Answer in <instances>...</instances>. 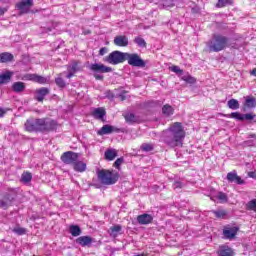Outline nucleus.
Masks as SVG:
<instances>
[{
  "label": "nucleus",
  "instance_id": "79ce46f5",
  "mask_svg": "<svg viewBox=\"0 0 256 256\" xmlns=\"http://www.w3.org/2000/svg\"><path fill=\"white\" fill-rule=\"evenodd\" d=\"M142 151H153V144H142L141 146Z\"/></svg>",
  "mask_w": 256,
  "mask_h": 256
},
{
  "label": "nucleus",
  "instance_id": "a211bd4d",
  "mask_svg": "<svg viewBox=\"0 0 256 256\" xmlns=\"http://www.w3.org/2000/svg\"><path fill=\"white\" fill-rule=\"evenodd\" d=\"M114 131H117V128L111 125H104L100 130H98V135H110V133H113Z\"/></svg>",
  "mask_w": 256,
  "mask_h": 256
},
{
  "label": "nucleus",
  "instance_id": "473e14b6",
  "mask_svg": "<svg viewBox=\"0 0 256 256\" xmlns=\"http://www.w3.org/2000/svg\"><path fill=\"white\" fill-rule=\"evenodd\" d=\"M228 107H229V109H233V110L239 109V101H237L235 99L229 100Z\"/></svg>",
  "mask_w": 256,
  "mask_h": 256
},
{
  "label": "nucleus",
  "instance_id": "f3484780",
  "mask_svg": "<svg viewBox=\"0 0 256 256\" xmlns=\"http://www.w3.org/2000/svg\"><path fill=\"white\" fill-rule=\"evenodd\" d=\"M76 243H78V245H81L82 247H87L91 245V243H93V239H91V237L89 236H81L76 239Z\"/></svg>",
  "mask_w": 256,
  "mask_h": 256
},
{
  "label": "nucleus",
  "instance_id": "4be33fe9",
  "mask_svg": "<svg viewBox=\"0 0 256 256\" xmlns=\"http://www.w3.org/2000/svg\"><path fill=\"white\" fill-rule=\"evenodd\" d=\"M77 62H73L70 66H68V74L66 75L67 79H71L75 73H77Z\"/></svg>",
  "mask_w": 256,
  "mask_h": 256
},
{
  "label": "nucleus",
  "instance_id": "c03bdc74",
  "mask_svg": "<svg viewBox=\"0 0 256 256\" xmlns=\"http://www.w3.org/2000/svg\"><path fill=\"white\" fill-rule=\"evenodd\" d=\"M231 0H218L217 7H225V5H229Z\"/></svg>",
  "mask_w": 256,
  "mask_h": 256
},
{
  "label": "nucleus",
  "instance_id": "ddd939ff",
  "mask_svg": "<svg viewBox=\"0 0 256 256\" xmlns=\"http://www.w3.org/2000/svg\"><path fill=\"white\" fill-rule=\"evenodd\" d=\"M49 95V88L42 87L35 91L36 101L43 102V99Z\"/></svg>",
  "mask_w": 256,
  "mask_h": 256
},
{
  "label": "nucleus",
  "instance_id": "f8f14e48",
  "mask_svg": "<svg viewBox=\"0 0 256 256\" xmlns=\"http://www.w3.org/2000/svg\"><path fill=\"white\" fill-rule=\"evenodd\" d=\"M114 45L117 47H127L129 45V38L123 35L116 36L114 38Z\"/></svg>",
  "mask_w": 256,
  "mask_h": 256
},
{
  "label": "nucleus",
  "instance_id": "2eb2a0df",
  "mask_svg": "<svg viewBox=\"0 0 256 256\" xmlns=\"http://www.w3.org/2000/svg\"><path fill=\"white\" fill-rule=\"evenodd\" d=\"M227 180L230 181V183H237V185H243L244 183L241 177H239L235 171L227 174Z\"/></svg>",
  "mask_w": 256,
  "mask_h": 256
},
{
  "label": "nucleus",
  "instance_id": "7ed1b4c3",
  "mask_svg": "<svg viewBox=\"0 0 256 256\" xmlns=\"http://www.w3.org/2000/svg\"><path fill=\"white\" fill-rule=\"evenodd\" d=\"M209 51H213L214 53H219V51H223L226 47H229V38L221 35L215 34L210 41L206 43Z\"/></svg>",
  "mask_w": 256,
  "mask_h": 256
},
{
  "label": "nucleus",
  "instance_id": "412c9836",
  "mask_svg": "<svg viewBox=\"0 0 256 256\" xmlns=\"http://www.w3.org/2000/svg\"><path fill=\"white\" fill-rule=\"evenodd\" d=\"M13 61V54L9 52L0 53V63H9Z\"/></svg>",
  "mask_w": 256,
  "mask_h": 256
},
{
  "label": "nucleus",
  "instance_id": "4c0bfd02",
  "mask_svg": "<svg viewBox=\"0 0 256 256\" xmlns=\"http://www.w3.org/2000/svg\"><path fill=\"white\" fill-rule=\"evenodd\" d=\"M9 205H11V201L9 199L4 198L3 200H0V207H2V209H7Z\"/></svg>",
  "mask_w": 256,
  "mask_h": 256
},
{
  "label": "nucleus",
  "instance_id": "603ef678",
  "mask_svg": "<svg viewBox=\"0 0 256 256\" xmlns=\"http://www.w3.org/2000/svg\"><path fill=\"white\" fill-rule=\"evenodd\" d=\"M7 113V110L0 108V118L3 117Z\"/></svg>",
  "mask_w": 256,
  "mask_h": 256
},
{
  "label": "nucleus",
  "instance_id": "09e8293b",
  "mask_svg": "<svg viewBox=\"0 0 256 256\" xmlns=\"http://www.w3.org/2000/svg\"><path fill=\"white\" fill-rule=\"evenodd\" d=\"M107 53V48H101L99 51V55L103 56Z\"/></svg>",
  "mask_w": 256,
  "mask_h": 256
},
{
  "label": "nucleus",
  "instance_id": "423d86ee",
  "mask_svg": "<svg viewBox=\"0 0 256 256\" xmlns=\"http://www.w3.org/2000/svg\"><path fill=\"white\" fill-rule=\"evenodd\" d=\"M125 61L132 67H145V62L139 57L138 54L126 53Z\"/></svg>",
  "mask_w": 256,
  "mask_h": 256
},
{
  "label": "nucleus",
  "instance_id": "c85d7f7f",
  "mask_svg": "<svg viewBox=\"0 0 256 256\" xmlns=\"http://www.w3.org/2000/svg\"><path fill=\"white\" fill-rule=\"evenodd\" d=\"M245 107L248 109H253L255 107V98L251 96H246L245 97Z\"/></svg>",
  "mask_w": 256,
  "mask_h": 256
},
{
  "label": "nucleus",
  "instance_id": "72a5a7b5",
  "mask_svg": "<svg viewBox=\"0 0 256 256\" xmlns=\"http://www.w3.org/2000/svg\"><path fill=\"white\" fill-rule=\"evenodd\" d=\"M21 179H22L23 183H29V181H31V179H33V176L29 172H24L22 174Z\"/></svg>",
  "mask_w": 256,
  "mask_h": 256
},
{
  "label": "nucleus",
  "instance_id": "2f4dec72",
  "mask_svg": "<svg viewBox=\"0 0 256 256\" xmlns=\"http://www.w3.org/2000/svg\"><path fill=\"white\" fill-rule=\"evenodd\" d=\"M179 0H162V5L165 9H169L171 7H175Z\"/></svg>",
  "mask_w": 256,
  "mask_h": 256
},
{
  "label": "nucleus",
  "instance_id": "6e6d98bb",
  "mask_svg": "<svg viewBox=\"0 0 256 256\" xmlns=\"http://www.w3.org/2000/svg\"><path fill=\"white\" fill-rule=\"evenodd\" d=\"M250 75H253V77H256V68H254L251 72Z\"/></svg>",
  "mask_w": 256,
  "mask_h": 256
},
{
  "label": "nucleus",
  "instance_id": "dca6fc26",
  "mask_svg": "<svg viewBox=\"0 0 256 256\" xmlns=\"http://www.w3.org/2000/svg\"><path fill=\"white\" fill-rule=\"evenodd\" d=\"M137 221L140 225H149L153 221L151 214H142L137 217Z\"/></svg>",
  "mask_w": 256,
  "mask_h": 256
},
{
  "label": "nucleus",
  "instance_id": "f704fd0d",
  "mask_svg": "<svg viewBox=\"0 0 256 256\" xmlns=\"http://www.w3.org/2000/svg\"><path fill=\"white\" fill-rule=\"evenodd\" d=\"M13 233H16V235H25L27 233V229L17 226L13 229Z\"/></svg>",
  "mask_w": 256,
  "mask_h": 256
},
{
  "label": "nucleus",
  "instance_id": "cd10ccee",
  "mask_svg": "<svg viewBox=\"0 0 256 256\" xmlns=\"http://www.w3.org/2000/svg\"><path fill=\"white\" fill-rule=\"evenodd\" d=\"M85 169H87V164H85L84 162L79 161V162L74 163L75 171H79L80 173H83V171H85Z\"/></svg>",
  "mask_w": 256,
  "mask_h": 256
},
{
  "label": "nucleus",
  "instance_id": "20e7f679",
  "mask_svg": "<svg viewBox=\"0 0 256 256\" xmlns=\"http://www.w3.org/2000/svg\"><path fill=\"white\" fill-rule=\"evenodd\" d=\"M98 179L103 185H115L117 183V174L109 170H100L98 171Z\"/></svg>",
  "mask_w": 256,
  "mask_h": 256
},
{
  "label": "nucleus",
  "instance_id": "864d4df0",
  "mask_svg": "<svg viewBox=\"0 0 256 256\" xmlns=\"http://www.w3.org/2000/svg\"><path fill=\"white\" fill-rule=\"evenodd\" d=\"M248 176L251 177L252 179H256V173L255 172H249Z\"/></svg>",
  "mask_w": 256,
  "mask_h": 256
},
{
  "label": "nucleus",
  "instance_id": "6ab92c4d",
  "mask_svg": "<svg viewBox=\"0 0 256 256\" xmlns=\"http://www.w3.org/2000/svg\"><path fill=\"white\" fill-rule=\"evenodd\" d=\"M219 256H233V249H231L229 246H220L218 251Z\"/></svg>",
  "mask_w": 256,
  "mask_h": 256
},
{
  "label": "nucleus",
  "instance_id": "b1692460",
  "mask_svg": "<svg viewBox=\"0 0 256 256\" xmlns=\"http://www.w3.org/2000/svg\"><path fill=\"white\" fill-rule=\"evenodd\" d=\"M110 237H119L121 235V225H115L110 228Z\"/></svg>",
  "mask_w": 256,
  "mask_h": 256
},
{
  "label": "nucleus",
  "instance_id": "f257e3e1",
  "mask_svg": "<svg viewBox=\"0 0 256 256\" xmlns=\"http://www.w3.org/2000/svg\"><path fill=\"white\" fill-rule=\"evenodd\" d=\"M57 128V122L52 119L30 118L24 124V129L28 133H43L44 131H53Z\"/></svg>",
  "mask_w": 256,
  "mask_h": 256
},
{
  "label": "nucleus",
  "instance_id": "9b49d317",
  "mask_svg": "<svg viewBox=\"0 0 256 256\" xmlns=\"http://www.w3.org/2000/svg\"><path fill=\"white\" fill-rule=\"evenodd\" d=\"M239 231V228L237 226H233V227H229L226 226L223 229V236L224 239H229L231 241V239H235V236L237 235V232Z\"/></svg>",
  "mask_w": 256,
  "mask_h": 256
},
{
  "label": "nucleus",
  "instance_id": "c756f323",
  "mask_svg": "<svg viewBox=\"0 0 256 256\" xmlns=\"http://www.w3.org/2000/svg\"><path fill=\"white\" fill-rule=\"evenodd\" d=\"M70 233L72 237H79L81 235V228L77 225L70 226Z\"/></svg>",
  "mask_w": 256,
  "mask_h": 256
},
{
  "label": "nucleus",
  "instance_id": "6e6552de",
  "mask_svg": "<svg viewBox=\"0 0 256 256\" xmlns=\"http://www.w3.org/2000/svg\"><path fill=\"white\" fill-rule=\"evenodd\" d=\"M31 7H33V0H21L16 4V9L20 13H29Z\"/></svg>",
  "mask_w": 256,
  "mask_h": 256
},
{
  "label": "nucleus",
  "instance_id": "1a4fd4ad",
  "mask_svg": "<svg viewBox=\"0 0 256 256\" xmlns=\"http://www.w3.org/2000/svg\"><path fill=\"white\" fill-rule=\"evenodd\" d=\"M89 69L94 73H111V71H113L111 67L105 66L101 63L91 64Z\"/></svg>",
  "mask_w": 256,
  "mask_h": 256
},
{
  "label": "nucleus",
  "instance_id": "c9c22d12",
  "mask_svg": "<svg viewBox=\"0 0 256 256\" xmlns=\"http://www.w3.org/2000/svg\"><path fill=\"white\" fill-rule=\"evenodd\" d=\"M182 81H185L186 83L193 84V83H195L196 80L191 75L186 74V75L182 76Z\"/></svg>",
  "mask_w": 256,
  "mask_h": 256
},
{
  "label": "nucleus",
  "instance_id": "37998d69",
  "mask_svg": "<svg viewBox=\"0 0 256 256\" xmlns=\"http://www.w3.org/2000/svg\"><path fill=\"white\" fill-rule=\"evenodd\" d=\"M135 43L139 46V47H145L146 43L145 40L141 37H137L135 39Z\"/></svg>",
  "mask_w": 256,
  "mask_h": 256
},
{
  "label": "nucleus",
  "instance_id": "4d7b16f0",
  "mask_svg": "<svg viewBox=\"0 0 256 256\" xmlns=\"http://www.w3.org/2000/svg\"><path fill=\"white\" fill-rule=\"evenodd\" d=\"M2 1L6 2L7 0H2Z\"/></svg>",
  "mask_w": 256,
  "mask_h": 256
},
{
  "label": "nucleus",
  "instance_id": "39448f33",
  "mask_svg": "<svg viewBox=\"0 0 256 256\" xmlns=\"http://www.w3.org/2000/svg\"><path fill=\"white\" fill-rule=\"evenodd\" d=\"M126 53L120 51L111 52L105 59L106 63L110 65H119V63H124Z\"/></svg>",
  "mask_w": 256,
  "mask_h": 256
},
{
  "label": "nucleus",
  "instance_id": "4468645a",
  "mask_svg": "<svg viewBox=\"0 0 256 256\" xmlns=\"http://www.w3.org/2000/svg\"><path fill=\"white\" fill-rule=\"evenodd\" d=\"M211 200L218 201L219 203H227L228 198H227V194L223 192H214L211 194Z\"/></svg>",
  "mask_w": 256,
  "mask_h": 256
},
{
  "label": "nucleus",
  "instance_id": "0eeeda50",
  "mask_svg": "<svg viewBox=\"0 0 256 256\" xmlns=\"http://www.w3.org/2000/svg\"><path fill=\"white\" fill-rule=\"evenodd\" d=\"M22 80L33 81L34 83H39L40 85H46L49 83V77H43L37 74H26L22 77Z\"/></svg>",
  "mask_w": 256,
  "mask_h": 256
},
{
  "label": "nucleus",
  "instance_id": "9d476101",
  "mask_svg": "<svg viewBox=\"0 0 256 256\" xmlns=\"http://www.w3.org/2000/svg\"><path fill=\"white\" fill-rule=\"evenodd\" d=\"M61 159L63 163H66V165H71L72 163H75L77 159H79V155H77V153L68 151L61 156Z\"/></svg>",
  "mask_w": 256,
  "mask_h": 256
},
{
  "label": "nucleus",
  "instance_id": "a18cd8bd",
  "mask_svg": "<svg viewBox=\"0 0 256 256\" xmlns=\"http://www.w3.org/2000/svg\"><path fill=\"white\" fill-rule=\"evenodd\" d=\"M125 119H126V121H128L129 123H134V121H135V115H133V114H127V115L125 116Z\"/></svg>",
  "mask_w": 256,
  "mask_h": 256
},
{
  "label": "nucleus",
  "instance_id": "393cba45",
  "mask_svg": "<svg viewBox=\"0 0 256 256\" xmlns=\"http://www.w3.org/2000/svg\"><path fill=\"white\" fill-rule=\"evenodd\" d=\"M162 113L164 115V117H171V115H173L174 110L173 107L171 105H164L162 107Z\"/></svg>",
  "mask_w": 256,
  "mask_h": 256
},
{
  "label": "nucleus",
  "instance_id": "e433bc0d",
  "mask_svg": "<svg viewBox=\"0 0 256 256\" xmlns=\"http://www.w3.org/2000/svg\"><path fill=\"white\" fill-rule=\"evenodd\" d=\"M230 117H232V119H237L238 121H243L244 120L243 114H241L239 112L231 113Z\"/></svg>",
  "mask_w": 256,
  "mask_h": 256
},
{
  "label": "nucleus",
  "instance_id": "ea45409f",
  "mask_svg": "<svg viewBox=\"0 0 256 256\" xmlns=\"http://www.w3.org/2000/svg\"><path fill=\"white\" fill-rule=\"evenodd\" d=\"M170 71L176 73V75H183V70L179 68V66H172L170 67Z\"/></svg>",
  "mask_w": 256,
  "mask_h": 256
},
{
  "label": "nucleus",
  "instance_id": "58836bf2",
  "mask_svg": "<svg viewBox=\"0 0 256 256\" xmlns=\"http://www.w3.org/2000/svg\"><path fill=\"white\" fill-rule=\"evenodd\" d=\"M213 213L218 219H223V217L227 215V213L224 210H216L213 211Z\"/></svg>",
  "mask_w": 256,
  "mask_h": 256
},
{
  "label": "nucleus",
  "instance_id": "3c124183",
  "mask_svg": "<svg viewBox=\"0 0 256 256\" xmlns=\"http://www.w3.org/2000/svg\"><path fill=\"white\" fill-rule=\"evenodd\" d=\"M95 79H97L98 81H101L103 79V75L101 74H95L94 75Z\"/></svg>",
  "mask_w": 256,
  "mask_h": 256
},
{
  "label": "nucleus",
  "instance_id": "a878e982",
  "mask_svg": "<svg viewBox=\"0 0 256 256\" xmlns=\"http://www.w3.org/2000/svg\"><path fill=\"white\" fill-rule=\"evenodd\" d=\"M115 157H117V150L109 149L105 152V159H107V161H113Z\"/></svg>",
  "mask_w": 256,
  "mask_h": 256
},
{
  "label": "nucleus",
  "instance_id": "5fc2aeb1",
  "mask_svg": "<svg viewBox=\"0 0 256 256\" xmlns=\"http://www.w3.org/2000/svg\"><path fill=\"white\" fill-rule=\"evenodd\" d=\"M7 13V8H0V15H5Z\"/></svg>",
  "mask_w": 256,
  "mask_h": 256
},
{
  "label": "nucleus",
  "instance_id": "f03ea898",
  "mask_svg": "<svg viewBox=\"0 0 256 256\" xmlns=\"http://www.w3.org/2000/svg\"><path fill=\"white\" fill-rule=\"evenodd\" d=\"M163 136L164 141L170 147H179L183 145V140L185 139V131L183 126L179 122H175L170 126V129L164 131Z\"/></svg>",
  "mask_w": 256,
  "mask_h": 256
},
{
  "label": "nucleus",
  "instance_id": "5701e85b",
  "mask_svg": "<svg viewBox=\"0 0 256 256\" xmlns=\"http://www.w3.org/2000/svg\"><path fill=\"white\" fill-rule=\"evenodd\" d=\"M105 110L103 108H95L92 112L95 119H103L105 117Z\"/></svg>",
  "mask_w": 256,
  "mask_h": 256
},
{
  "label": "nucleus",
  "instance_id": "de8ad7c7",
  "mask_svg": "<svg viewBox=\"0 0 256 256\" xmlns=\"http://www.w3.org/2000/svg\"><path fill=\"white\" fill-rule=\"evenodd\" d=\"M243 117L247 121H251V120L255 119V115H253L252 113L245 114V115H243Z\"/></svg>",
  "mask_w": 256,
  "mask_h": 256
},
{
  "label": "nucleus",
  "instance_id": "a19ab883",
  "mask_svg": "<svg viewBox=\"0 0 256 256\" xmlns=\"http://www.w3.org/2000/svg\"><path fill=\"white\" fill-rule=\"evenodd\" d=\"M55 83L61 89H63V87H65V80H63V78H61V77L56 78Z\"/></svg>",
  "mask_w": 256,
  "mask_h": 256
},
{
  "label": "nucleus",
  "instance_id": "7c9ffc66",
  "mask_svg": "<svg viewBox=\"0 0 256 256\" xmlns=\"http://www.w3.org/2000/svg\"><path fill=\"white\" fill-rule=\"evenodd\" d=\"M255 197H256V192H255ZM246 209L248 211H254V213H256V198L250 200L247 204H246Z\"/></svg>",
  "mask_w": 256,
  "mask_h": 256
},
{
  "label": "nucleus",
  "instance_id": "49530a36",
  "mask_svg": "<svg viewBox=\"0 0 256 256\" xmlns=\"http://www.w3.org/2000/svg\"><path fill=\"white\" fill-rule=\"evenodd\" d=\"M121 165H123V158H118L115 162H114V167H116V169H119L121 167Z\"/></svg>",
  "mask_w": 256,
  "mask_h": 256
},
{
  "label": "nucleus",
  "instance_id": "8fccbe9b",
  "mask_svg": "<svg viewBox=\"0 0 256 256\" xmlns=\"http://www.w3.org/2000/svg\"><path fill=\"white\" fill-rule=\"evenodd\" d=\"M181 185H182L181 182H175L173 187L174 189H181Z\"/></svg>",
  "mask_w": 256,
  "mask_h": 256
},
{
  "label": "nucleus",
  "instance_id": "aec40b11",
  "mask_svg": "<svg viewBox=\"0 0 256 256\" xmlns=\"http://www.w3.org/2000/svg\"><path fill=\"white\" fill-rule=\"evenodd\" d=\"M11 77H13V72H5L0 75V84L9 83L11 81Z\"/></svg>",
  "mask_w": 256,
  "mask_h": 256
},
{
  "label": "nucleus",
  "instance_id": "bb28decb",
  "mask_svg": "<svg viewBox=\"0 0 256 256\" xmlns=\"http://www.w3.org/2000/svg\"><path fill=\"white\" fill-rule=\"evenodd\" d=\"M13 91L15 93H21V91L25 90V83L23 82H15L12 86Z\"/></svg>",
  "mask_w": 256,
  "mask_h": 256
}]
</instances>
